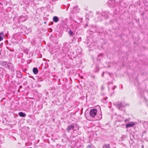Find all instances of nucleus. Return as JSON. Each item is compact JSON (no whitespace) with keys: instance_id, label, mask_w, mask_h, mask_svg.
<instances>
[{"instance_id":"1","label":"nucleus","mask_w":148,"mask_h":148,"mask_svg":"<svg viewBox=\"0 0 148 148\" xmlns=\"http://www.w3.org/2000/svg\"><path fill=\"white\" fill-rule=\"evenodd\" d=\"M97 112V110L96 109H92L90 110L89 112V114L91 117L94 118L96 115H98Z\"/></svg>"},{"instance_id":"2","label":"nucleus","mask_w":148,"mask_h":148,"mask_svg":"<svg viewBox=\"0 0 148 148\" xmlns=\"http://www.w3.org/2000/svg\"><path fill=\"white\" fill-rule=\"evenodd\" d=\"M126 105V104L124 103H122L120 102H118L117 103L116 106L119 109L122 110L123 108Z\"/></svg>"},{"instance_id":"3","label":"nucleus","mask_w":148,"mask_h":148,"mask_svg":"<svg viewBox=\"0 0 148 148\" xmlns=\"http://www.w3.org/2000/svg\"><path fill=\"white\" fill-rule=\"evenodd\" d=\"M110 15V14L108 12H103L100 14L99 15L101 16L102 17H104L105 19H107L109 18Z\"/></svg>"},{"instance_id":"4","label":"nucleus","mask_w":148,"mask_h":148,"mask_svg":"<svg viewBox=\"0 0 148 148\" xmlns=\"http://www.w3.org/2000/svg\"><path fill=\"white\" fill-rule=\"evenodd\" d=\"M108 2L111 7L115 6L117 3V2L114 0H109Z\"/></svg>"},{"instance_id":"5","label":"nucleus","mask_w":148,"mask_h":148,"mask_svg":"<svg viewBox=\"0 0 148 148\" xmlns=\"http://www.w3.org/2000/svg\"><path fill=\"white\" fill-rule=\"evenodd\" d=\"M75 126L73 124H71L70 125H68L67 127V130L69 132L70 130H73L74 129Z\"/></svg>"},{"instance_id":"6","label":"nucleus","mask_w":148,"mask_h":148,"mask_svg":"<svg viewBox=\"0 0 148 148\" xmlns=\"http://www.w3.org/2000/svg\"><path fill=\"white\" fill-rule=\"evenodd\" d=\"M18 27L20 28L22 30V31L24 32H25L27 29V27H26L22 25H20V26H18Z\"/></svg>"},{"instance_id":"7","label":"nucleus","mask_w":148,"mask_h":148,"mask_svg":"<svg viewBox=\"0 0 148 148\" xmlns=\"http://www.w3.org/2000/svg\"><path fill=\"white\" fill-rule=\"evenodd\" d=\"M16 76L17 78H20L22 77V74L20 71H16Z\"/></svg>"},{"instance_id":"8","label":"nucleus","mask_w":148,"mask_h":148,"mask_svg":"<svg viewBox=\"0 0 148 148\" xmlns=\"http://www.w3.org/2000/svg\"><path fill=\"white\" fill-rule=\"evenodd\" d=\"M135 124L134 123L131 122L126 125V127L127 128L128 127H133L134 126Z\"/></svg>"},{"instance_id":"9","label":"nucleus","mask_w":148,"mask_h":148,"mask_svg":"<svg viewBox=\"0 0 148 148\" xmlns=\"http://www.w3.org/2000/svg\"><path fill=\"white\" fill-rule=\"evenodd\" d=\"M33 71L35 74H37L38 73V70L37 68L34 67L33 68Z\"/></svg>"},{"instance_id":"10","label":"nucleus","mask_w":148,"mask_h":148,"mask_svg":"<svg viewBox=\"0 0 148 148\" xmlns=\"http://www.w3.org/2000/svg\"><path fill=\"white\" fill-rule=\"evenodd\" d=\"M59 19V18L57 16H53V21L55 23L58 22Z\"/></svg>"},{"instance_id":"11","label":"nucleus","mask_w":148,"mask_h":148,"mask_svg":"<svg viewBox=\"0 0 148 148\" xmlns=\"http://www.w3.org/2000/svg\"><path fill=\"white\" fill-rule=\"evenodd\" d=\"M27 18V16H22L20 17V19H21L23 21H25Z\"/></svg>"},{"instance_id":"12","label":"nucleus","mask_w":148,"mask_h":148,"mask_svg":"<svg viewBox=\"0 0 148 148\" xmlns=\"http://www.w3.org/2000/svg\"><path fill=\"white\" fill-rule=\"evenodd\" d=\"M19 115L22 117H25L26 116V114L25 113H23L22 112H20L18 113Z\"/></svg>"},{"instance_id":"13","label":"nucleus","mask_w":148,"mask_h":148,"mask_svg":"<svg viewBox=\"0 0 148 148\" xmlns=\"http://www.w3.org/2000/svg\"><path fill=\"white\" fill-rule=\"evenodd\" d=\"M68 33L69 36L71 37H73L74 35L73 32L71 29H69Z\"/></svg>"},{"instance_id":"14","label":"nucleus","mask_w":148,"mask_h":148,"mask_svg":"<svg viewBox=\"0 0 148 148\" xmlns=\"http://www.w3.org/2000/svg\"><path fill=\"white\" fill-rule=\"evenodd\" d=\"M99 70V67L97 66H96L95 67L94 69L93 70V71L95 72H98Z\"/></svg>"},{"instance_id":"15","label":"nucleus","mask_w":148,"mask_h":148,"mask_svg":"<svg viewBox=\"0 0 148 148\" xmlns=\"http://www.w3.org/2000/svg\"><path fill=\"white\" fill-rule=\"evenodd\" d=\"M87 148H96L95 146L92 144H90L89 145H88L87 147Z\"/></svg>"},{"instance_id":"16","label":"nucleus","mask_w":148,"mask_h":148,"mask_svg":"<svg viewBox=\"0 0 148 148\" xmlns=\"http://www.w3.org/2000/svg\"><path fill=\"white\" fill-rule=\"evenodd\" d=\"M3 32L0 33V41H2L3 39Z\"/></svg>"},{"instance_id":"17","label":"nucleus","mask_w":148,"mask_h":148,"mask_svg":"<svg viewBox=\"0 0 148 148\" xmlns=\"http://www.w3.org/2000/svg\"><path fill=\"white\" fill-rule=\"evenodd\" d=\"M110 144H106L104 145L102 147V148H109Z\"/></svg>"},{"instance_id":"18","label":"nucleus","mask_w":148,"mask_h":148,"mask_svg":"<svg viewBox=\"0 0 148 148\" xmlns=\"http://www.w3.org/2000/svg\"><path fill=\"white\" fill-rule=\"evenodd\" d=\"M102 118V114L101 113L100 114H99L98 115V117H97L96 120H100Z\"/></svg>"},{"instance_id":"19","label":"nucleus","mask_w":148,"mask_h":148,"mask_svg":"<svg viewBox=\"0 0 148 148\" xmlns=\"http://www.w3.org/2000/svg\"><path fill=\"white\" fill-rule=\"evenodd\" d=\"M43 79L41 77H39L38 78V82H41L42 81Z\"/></svg>"},{"instance_id":"20","label":"nucleus","mask_w":148,"mask_h":148,"mask_svg":"<svg viewBox=\"0 0 148 148\" xmlns=\"http://www.w3.org/2000/svg\"><path fill=\"white\" fill-rule=\"evenodd\" d=\"M16 35H15L14 36V38H15V40H18L20 39V36H19L18 38H16Z\"/></svg>"},{"instance_id":"21","label":"nucleus","mask_w":148,"mask_h":148,"mask_svg":"<svg viewBox=\"0 0 148 148\" xmlns=\"http://www.w3.org/2000/svg\"><path fill=\"white\" fill-rule=\"evenodd\" d=\"M103 54L102 53H100L99 55L98 56V58H97V59H98V58L99 57V56H103Z\"/></svg>"},{"instance_id":"22","label":"nucleus","mask_w":148,"mask_h":148,"mask_svg":"<svg viewBox=\"0 0 148 148\" xmlns=\"http://www.w3.org/2000/svg\"><path fill=\"white\" fill-rule=\"evenodd\" d=\"M99 21H101L102 19V17H99Z\"/></svg>"},{"instance_id":"23","label":"nucleus","mask_w":148,"mask_h":148,"mask_svg":"<svg viewBox=\"0 0 148 148\" xmlns=\"http://www.w3.org/2000/svg\"><path fill=\"white\" fill-rule=\"evenodd\" d=\"M88 26V24L86 23V24L85 25V28H86V27Z\"/></svg>"},{"instance_id":"24","label":"nucleus","mask_w":148,"mask_h":148,"mask_svg":"<svg viewBox=\"0 0 148 148\" xmlns=\"http://www.w3.org/2000/svg\"><path fill=\"white\" fill-rule=\"evenodd\" d=\"M116 87V86H114V87L113 88V90H114V89Z\"/></svg>"},{"instance_id":"25","label":"nucleus","mask_w":148,"mask_h":148,"mask_svg":"<svg viewBox=\"0 0 148 148\" xmlns=\"http://www.w3.org/2000/svg\"><path fill=\"white\" fill-rule=\"evenodd\" d=\"M104 72H103V74L102 75V77H103V75H104Z\"/></svg>"},{"instance_id":"26","label":"nucleus","mask_w":148,"mask_h":148,"mask_svg":"<svg viewBox=\"0 0 148 148\" xmlns=\"http://www.w3.org/2000/svg\"><path fill=\"white\" fill-rule=\"evenodd\" d=\"M125 137V136L124 135H123L122 136V138H124Z\"/></svg>"},{"instance_id":"27","label":"nucleus","mask_w":148,"mask_h":148,"mask_svg":"<svg viewBox=\"0 0 148 148\" xmlns=\"http://www.w3.org/2000/svg\"><path fill=\"white\" fill-rule=\"evenodd\" d=\"M14 51V50H10V51Z\"/></svg>"},{"instance_id":"28","label":"nucleus","mask_w":148,"mask_h":148,"mask_svg":"<svg viewBox=\"0 0 148 148\" xmlns=\"http://www.w3.org/2000/svg\"><path fill=\"white\" fill-rule=\"evenodd\" d=\"M20 88H21L22 87V86H20Z\"/></svg>"},{"instance_id":"29","label":"nucleus","mask_w":148,"mask_h":148,"mask_svg":"<svg viewBox=\"0 0 148 148\" xmlns=\"http://www.w3.org/2000/svg\"><path fill=\"white\" fill-rule=\"evenodd\" d=\"M69 50V49H68L67 51H66L67 52Z\"/></svg>"},{"instance_id":"30","label":"nucleus","mask_w":148,"mask_h":148,"mask_svg":"<svg viewBox=\"0 0 148 148\" xmlns=\"http://www.w3.org/2000/svg\"><path fill=\"white\" fill-rule=\"evenodd\" d=\"M121 88H123V86H121Z\"/></svg>"},{"instance_id":"31","label":"nucleus","mask_w":148,"mask_h":148,"mask_svg":"<svg viewBox=\"0 0 148 148\" xmlns=\"http://www.w3.org/2000/svg\"><path fill=\"white\" fill-rule=\"evenodd\" d=\"M0 4L2 5L1 3H0Z\"/></svg>"},{"instance_id":"32","label":"nucleus","mask_w":148,"mask_h":148,"mask_svg":"<svg viewBox=\"0 0 148 148\" xmlns=\"http://www.w3.org/2000/svg\"><path fill=\"white\" fill-rule=\"evenodd\" d=\"M142 147H143V145H142Z\"/></svg>"}]
</instances>
